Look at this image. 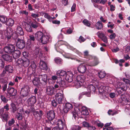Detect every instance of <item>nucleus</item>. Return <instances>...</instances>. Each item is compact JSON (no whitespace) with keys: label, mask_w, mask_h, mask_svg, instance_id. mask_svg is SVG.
Instances as JSON below:
<instances>
[{"label":"nucleus","mask_w":130,"mask_h":130,"mask_svg":"<svg viewBox=\"0 0 130 130\" xmlns=\"http://www.w3.org/2000/svg\"><path fill=\"white\" fill-rule=\"evenodd\" d=\"M34 78L32 80V83L35 86H38L39 85L40 82V80L39 77H36V75L34 76Z\"/></svg>","instance_id":"nucleus-25"},{"label":"nucleus","mask_w":130,"mask_h":130,"mask_svg":"<svg viewBox=\"0 0 130 130\" xmlns=\"http://www.w3.org/2000/svg\"><path fill=\"white\" fill-rule=\"evenodd\" d=\"M74 106L76 107V108H75L74 110L71 112V113L73 116V119L74 118L75 120H76L78 119V117L76 110L78 111L80 110V109L83 106L81 104H80L78 103H75Z\"/></svg>","instance_id":"nucleus-4"},{"label":"nucleus","mask_w":130,"mask_h":130,"mask_svg":"<svg viewBox=\"0 0 130 130\" xmlns=\"http://www.w3.org/2000/svg\"><path fill=\"white\" fill-rule=\"evenodd\" d=\"M1 118L3 122H7L9 118V117L8 116V113L7 112H5L1 116Z\"/></svg>","instance_id":"nucleus-29"},{"label":"nucleus","mask_w":130,"mask_h":130,"mask_svg":"<svg viewBox=\"0 0 130 130\" xmlns=\"http://www.w3.org/2000/svg\"><path fill=\"white\" fill-rule=\"evenodd\" d=\"M28 88L29 87L27 86L21 88L20 94L23 97L28 96L29 93V90L28 89Z\"/></svg>","instance_id":"nucleus-15"},{"label":"nucleus","mask_w":130,"mask_h":130,"mask_svg":"<svg viewBox=\"0 0 130 130\" xmlns=\"http://www.w3.org/2000/svg\"><path fill=\"white\" fill-rule=\"evenodd\" d=\"M122 80L126 84H129L130 85V80L126 78H123Z\"/></svg>","instance_id":"nucleus-52"},{"label":"nucleus","mask_w":130,"mask_h":130,"mask_svg":"<svg viewBox=\"0 0 130 130\" xmlns=\"http://www.w3.org/2000/svg\"><path fill=\"white\" fill-rule=\"evenodd\" d=\"M2 58L5 60L9 62H11L12 61V56L8 54L3 55L2 56Z\"/></svg>","instance_id":"nucleus-28"},{"label":"nucleus","mask_w":130,"mask_h":130,"mask_svg":"<svg viewBox=\"0 0 130 130\" xmlns=\"http://www.w3.org/2000/svg\"><path fill=\"white\" fill-rule=\"evenodd\" d=\"M38 23L36 21L33 22L31 24V26L32 28L36 29L38 26Z\"/></svg>","instance_id":"nucleus-42"},{"label":"nucleus","mask_w":130,"mask_h":130,"mask_svg":"<svg viewBox=\"0 0 130 130\" xmlns=\"http://www.w3.org/2000/svg\"><path fill=\"white\" fill-rule=\"evenodd\" d=\"M10 109H11V112L14 113L16 111V106L15 104L13 102L10 104Z\"/></svg>","instance_id":"nucleus-36"},{"label":"nucleus","mask_w":130,"mask_h":130,"mask_svg":"<svg viewBox=\"0 0 130 130\" xmlns=\"http://www.w3.org/2000/svg\"><path fill=\"white\" fill-rule=\"evenodd\" d=\"M73 84H74V85L75 86H76L77 87H80L81 86H83V83H81L80 82L78 81L77 80L73 82Z\"/></svg>","instance_id":"nucleus-43"},{"label":"nucleus","mask_w":130,"mask_h":130,"mask_svg":"<svg viewBox=\"0 0 130 130\" xmlns=\"http://www.w3.org/2000/svg\"><path fill=\"white\" fill-rule=\"evenodd\" d=\"M17 63L19 65H21L23 66L24 67H28L30 64V61L27 58L22 59L19 58L17 61Z\"/></svg>","instance_id":"nucleus-7"},{"label":"nucleus","mask_w":130,"mask_h":130,"mask_svg":"<svg viewBox=\"0 0 130 130\" xmlns=\"http://www.w3.org/2000/svg\"><path fill=\"white\" fill-rule=\"evenodd\" d=\"M54 60L55 62L57 64L60 63L62 61L61 59L59 58H56Z\"/></svg>","instance_id":"nucleus-53"},{"label":"nucleus","mask_w":130,"mask_h":130,"mask_svg":"<svg viewBox=\"0 0 130 130\" xmlns=\"http://www.w3.org/2000/svg\"><path fill=\"white\" fill-rule=\"evenodd\" d=\"M108 113L109 115H111L113 116L117 114V112H114L112 110L110 109L108 111Z\"/></svg>","instance_id":"nucleus-56"},{"label":"nucleus","mask_w":130,"mask_h":130,"mask_svg":"<svg viewBox=\"0 0 130 130\" xmlns=\"http://www.w3.org/2000/svg\"><path fill=\"white\" fill-rule=\"evenodd\" d=\"M57 124L58 125V128H59L60 129H63L64 128L66 129V128L64 120L63 121L61 119H58L57 121Z\"/></svg>","instance_id":"nucleus-16"},{"label":"nucleus","mask_w":130,"mask_h":130,"mask_svg":"<svg viewBox=\"0 0 130 130\" xmlns=\"http://www.w3.org/2000/svg\"><path fill=\"white\" fill-rule=\"evenodd\" d=\"M46 114V118L48 119L47 120L48 121V123L50 122V124L52 125L55 124V122L53 121L55 117V113L53 110H50L47 111Z\"/></svg>","instance_id":"nucleus-3"},{"label":"nucleus","mask_w":130,"mask_h":130,"mask_svg":"<svg viewBox=\"0 0 130 130\" xmlns=\"http://www.w3.org/2000/svg\"><path fill=\"white\" fill-rule=\"evenodd\" d=\"M83 23L85 25L89 27L91 25L90 21L86 19H84L83 21Z\"/></svg>","instance_id":"nucleus-44"},{"label":"nucleus","mask_w":130,"mask_h":130,"mask_svg":"<svg viewBox=\"0 0 130 130\" xmlns=\"http://www.w3.org/2000/svg\"><path fill=\"white\" fill-rule=\"evenodd\" d=\"M5 63L4 61L2 59H0V68H3L4 66Z\"/></svg>","instance_id":"nucleus-57"},{"label":"nucleus","mask_w":130,"mask_h":130,"mask_svg":"<svg viewBox=\"0 0 130 130\" xmlns=\"http://www.w3.org/2000/svg\"><path fill=\"white\" fill-rule=\"evenodd\" d=\"M73 105L71 104L67 103L64 106L63 109V111L64 113H67L69 111L71 110L73 108Z\"/></svg>","instance_id":"nucleus-14"},{"label":"nucleus","mask_w":130,"mask_h":130,"mask_svg":"<svg viewBox=\"0 0 130 130\" xmlns=\"http://www.w3.org/2000/svg\"><path fill=\"white\" fill-rule=\"evenodd\" d=\"M85 40V39L82 36H80L78 40L80 42H84Z\"/></svg>","instance_id":"nucleus-64"},{"label":"nucleus","mask_w":130,"mask_h":130,"mask_svg":"<svg viewBox=\"0 0 130 130\" xmlns=\"http://www.w3.org/2000/svg\"><path fill=\"white\" fill-rule=\"evenodd\" d=\"M16 42L17 47L20 49L24 48L25 46L26 42L23 39H18Z\"/></svg>","instance_id":"nucleus-10"},{"label":"nucleus","mask_w":130,"mask_h":130,"mask_svg":"<svg viewBox=\"0 0 130 130\" xmlns=\"http://www.w3.org/2000/svg\"><path fill=\"white\" fill-rule=\"evenodd\" d=\"M67 73L66 72L63 70H59L57 72V76H60L65 77Z\"/></svg>","instance_id":"nucleus-33"},{"label":"nucleus","mask_w":130,"mask_h":130,"mask_svg":"<svg viewBox=\"0 0 130 130\" xmlns=\"http://www.w3.org/2000/svg\"><path fill=\"white\" fill-rule=\"evenodd\" d=\"M53 87L48 86L46 89V91L48 94L52 95L53 93Z\"/></svg>","instance_id":"nucleus-34"},{"label":"nucleus","mask_w":130,"mask_h":130,"mask_svg":"<svg viewBox=\"0 0 130 130\" xmlns=\"http://www.w3.org/2000/svg\"><path fill=\"white\" fill-rule=\"evenodd\" d=\"M80 112L82 114L86 116L88 115L89 113L88 111L87 110L86 108L84 107L83 106L80 109V110L78 111Z\"/></svg>","instance_id":"nucleus-31"},{"label":"nucleus","mask_w":130,"mask_h":130,"mask_svg":"<svg viewBox=\"0 0 130 130\" xmlns=\"http://www.w3.org/2000/svg\"><path fill=\"white\" fill-rule=\"evenodd\" d=\"M96 35L104 42L106 43H107L108 41L107 37L101 31H99L97 32Z\"/></svg>","instance_id":"nucleus-17"},{"label":"nucleus","mask_w":130,"mask_h":130,"mask_svg":"<svg viewBox=\"0 0 130 130\" xmlns=\"http://www.w3.org/2000/svg\"><path fill=\"white\" fill-rule=\"evenodd\" d=\"M14 21L12 18H9L7 19L6 23V25L8 26L12 27V26L14 24Z\"/></svg>","instance_id":"nucleus-30"},{"label":"nucleus","mask_w":130,"mask_h":130,"mask_svg":"<svg viewBox=\"0 0 130 130\" xmlns=\"http://www.w3.org/2000/svg\"><path fill=\"white\" fill-rule=\"evenodd\" d=\"M16 117L17 119L20 120H21L23 119V116L22 114L19 113H18L16 115Z\"/></svg>","instance_id":"nucleus-46"},{"label":"nucleus","mask_w":130,"mask_h":130,"mask_svg":"<svg viewBox=\"0 0 130 130\" xmlns=\"http://www.w3.org/2000/svg\"><path fill=\"white\" fill-rule=\"evenodd\" d=\"M39 67L41 69L43 70L46 71L47 70L48 67L46 63L41 60L40 61Z\"/></svg>","instance_id":"nucleus-24"},{"label":"nucleus","mask_w":130,"mask_h":130,"mask_svg":"<svg viewBox=\"0 0 130 130\" xmlns=\"http://www.w3.org/2000/svg\"><path fill=\"white\" fill-rule=\"evenodd\" d=\"M99 77L101 79L103 78L106 76V73L104 72L100 71L98 73Z\"/></svg>","instance_id":"nucleus-41"},{"label":"nucleus","mask_w":130,"mask_h":130,"mask_svg":"<svg viewBox=\"0 0 130 130\" xmlns=\"http://www.w3.org/2000/svg\"><path fill=\"white\" fill-rule=\"evenodd\" d=\"M4 47V50L6 53L11 54L14 51L15 49V46L13 45L14 44L10 43Z\"/></svg>","instance_id":"nucleus-5"},{"label":"nucleus","mask_w":130,"mask_h":130,"mask_svg":"<svg viewBox=\"0 0 130 130\" xmlns=\"http://www.w3.org/2000/svg\"><path fill=\"white\" fill-rule=\"evenodd\" d=\"M5 35L6 40H7L8 42L13 44L15 43V41L13 42V40H12V32L10 33L7 30H6L5 31Z\"/></svg>","instance_id":"nucleus-11"},{"label":"nucleus","mask_w":130,"mask_h":130,"mask_svg":"<svg viewBox=\"0 0 130 130\" xmlns=\"http://www.w3.org/2000/svg\"><path fill=\"white\" fill-rule=\"evenodd\" d=\"M86 69V66L84 64H80L78 67V72L82 73H85Z\"/></svg>","instance_id":"nucleus-22"},{"label":"nucleus","mask_w":130,"mask_h":130,"mask_svg":"<svg viewBox=\"0 0 130 130\" xmlns=\"http://www.w3.org/2000/svg\"><path fill=\"white\" fill-rule=\"evenodd\" d=\"M95 26L96 28L98 30L101 29L103 27L102 23L100 21H99L96 23Z\"/></svg>","instance_id":"nucleus-39"},{"label":"nucleus","mask_w":130,"mask_h":130,"mask_svg":"<svg viewBox=\"0 0 130 130\" xmlns=\"http://www.w3.org/2000/svg\"><path fill=\"white\" fill-rule=\"evenodd\" d=\"M7 93L6 94H9V97L15 96L17 93V90L13 87H9L7 90Z\"/></svg>","instance_id":"nucleus-12"},{"label":"nucleus","mask_w":130,"mask_h":130,"mask_svg":"<svg viewBox=\"0 0 130 130\" xmlns=\"http://www.w3.org/2000/svg\"><path fill=\"white\" fill-rule=\"evenodd\" d=\"M38 77L40 80H41L43 83L46 84L47 82V76L46 74H40Z\"/></svg>","instance_id":"nucleus-23"},{"label":"nucleus","mask_w":130,"mask_h":130,"mask_svg":"<svg viewBox=\"0 0 130 130\" xmlns=\"http://www.w3.org/2000/svg\"><path fill=\"white\" fill-rule=\"evenodd\" d=\"M29 67H30L31 69L34 71L36 72V65L35 63L33 62L31 63L30 66Z\"/></svg>","instance_id":"nucleus-47"},{"label":"nucleus","mask_w":130,"mask_h":130,"mask_svg":"<svg viewBox=\"0 0 130 130\" xmlns=\"http://www.w3.org/2000/svg\"><path fill=\"white\" fill-rule=\"evenodd\" d=\"M35 38L40 42L45 44L49 42L50 37L49 36L44 35L42 32L38 31L35 34Z\"/></svg>","instance_id":"nucleus-1"},{"label":"nucleus","mask_w":130,"mask_h":130,"mask_svg":"<svg viewBox=\"0 0 130 130\" xmlns=\"http://www.w3.org/2000/svg\"><path fill=\"white\" fill-rule=\"evenodd\" d=\"M29 38L28 40H29L32 43H34L35 41V38L32 35H30L29 36Z\"/></svg>","instance_id":"nucleus-59"},{"label":"nucleus","mask_w":130,"mask_h":130,"mask_svg":"<svg viewBox=\"0 0 130 130\" xmlns=\"http://www.w3.org/2000/svg\"><path fill=\"white\" fill-rule=\"evenodd\" d=\"M121 98L122 100V102L124 104H126L127 103H128L130 102L128 100L124 94H121Z\"/></svg>","instance_id":"nucleus-32"},{"label":"nucleus","mask_w":130,"mask_h":130,"mask_svg":"<svg viewBox=\"0 0 130 130\" xmlns=\"http://www.w3.org/2000/svg\"><path fill=\"white\" fill-rule=\"evenodd\" d=\"M15 121L13 118H12L11 120L9 121L8 122V125L9 126H11L15 123Z\"/></svg>","instance_id":"nucleus-55"},{"label":"nucleus","mask_w":130,"mask_h":130,"mask_svg":"<svg viewBox=\"0 0 130 130\" xmlns=\"http://www.w3.org/2000/svg\"><path fill=\"white\" fill-rule=\"evenodd\" d=\"M12 40H13V42L15 41V42L17 41L18 39H20L19 38V36L17 33H14L12 34Z\"/></svg>","instance_id":"nucleus-40"},{"label":"nucleus","mask_w":130,"mask_h":130,"mask_svg":"<svg viewBox=\"0 0 130 130\" xmlns=\"http://www.w3.org/2000/svg\"><path fill=\"white\" fill-rule=\"evenodd\" d=\"M32 114L36 120L39 121L42 118L43 113L41 110H39L38 111H35Z\"/></svg>","instance_id":"nucleus-8"},{"label":"nucleus","mask_w":130,"mask_h":130,"mask_svg":"<svg viewBox=\"0 0 130 130\" xmlns=\"http://www.w3.org/2000/svg\"><path fill=\"white\" fill-rule=\"evenodd\" d=\"M32 43L29 40H28L26 43V46L28 48H30L31 47Z\"/></svg>","instance_id":"nucleus-54"},{"label":"nucleus","mask_w":130,"mask_h":130,"mask_svg":"<svg viewBox=\"0 0 130 130\" xmlns=\"http://www.w3.org/2000/svg\"><path fill=\"white\" fill-rule=\"evenodd\" d=\"M56 101L59 104H63L64 102V97L63 93H58L55 95Z\"/></svg>","instance_id":"nucleus-9"},{"label":"nucleus","mask_w":130,"mask_h":130,"mask_svg":"<svg viewBox=\"0 0 130 130\" xmlns=\"http://www.w3.org/2000/svg\"><path fill=\"white\" fill-rule=\"evenodd\" d=\"M7 83L3 84L2 88L3 92H5L7 88Z\"/></svg>","instance_id":"nucleus-50"},{"label":"nucleus","mask_w":130,"mask_h":130,"mask_svg":"<svg viewBox=\"0 0 130 130\" xmlns=\"http://www.w3.org/2000/svg\"><path fill=\"white\" fill-rule=\"evenodd\" d=\"M7 18L6 16L4 15H0V21L2 23L5 24L6 23Z\"/></svg>","instance_id":"nucleus-38"},{"label":"nucleus","mask_w":130,"mask_h":130,"mask_svg":"<svg viewBox=\"0 0 130 130\" xmlns=\"http://www.w3.org/2000/svg\"><path fill=\"white\" fill-rule=\"evenodd\" d=\"M88 90L89 91L88 92H83V93L84 94H85L87 95L88 96H89L90 95V93H93L95 92V88L93 85H89L88 88Z\"/></svg>","instance_id":"nucleus-13"},{"label":"nucleus","mask_w":130,"mask_h":130,"mask_svg":"<svg viewBox=\"0 0 130 130\" xmlns=\"http://www.w3.org/2000/svg\"><path fill=\"white\" fill-rule=\"evenodd\" d=\"M73 75L71 72H68L65 76V78L66 80L69 83L71 82L73 78Z\"/></svg>","instance_id":"nucleus-19"},{"label":"nucleus","mask_w":130,"mask_h":130,"mask_svg":"<svg viewBox=\"0 0 130 130\" xmlns=\"http://www.w3.org/2000/svg\"><path fill=\"white\" fill-rule=\"evenodd\" d=\"M26 30L29 32H32L33 31V30L32 29L30 25L28 24L26 26Z\"/></svg>","instance_id":"nucleus-45"},{"label":"nucleus","mask_w":130,"mask_h":130,"mask_svg":"<svg viewBox=\"0 0 130 130\" xmlns=\"http://www.w3.org/2000/svg\"><path fill=\"white\" fill-rule=\"evenodd\" d=\"M1 98L2 101L6 103L8 101L6 98L3 95H1Z\"/></svg>","instance_id":"nucleus-62"},{"label":"nucleus","mask_w":130,"mask_h":130,"mask_svg":"<svg viewBox=\"0 0 130 130\" xmlns=\"http://www.w3.org/2000/svg\"><path fill=\"white\" fill-rule=\"evenodd\" d=\"M23 55L25 58H27L28 56V52L24 51L23 52L22 54Z\"/></svg>","instance_id":"nucleus-61"},{"label":"nucleus","mask_w":130,"mask_h":130,"mask_svg":"<svg viewBox=\"0 0 130 130\" xmlns=\"http://www.w3.org/2000/svg\"><path fill=\"white\" fill-rule=\"evenodd\" d=\"M13 58L14 59H16L19 58L21 54V52L18 50H15L12 53Z\"/></svg>","instance_id":"nucleus-26"},{"label":"nucleus","mask_w":130,"mask_h":130,"mask_svg":"<svg viewBox=\"0 0 130 130\" xmlns=\"http://www.w3.org/2000/svg\"><path fill=\"white\" fill-rule=\"evenodd\" d=\"M46 122L45 123V127H44V130H51V128L50 127H48L47 126L48 124L49 123H48V121L47 120H45Z\"/></svg>","instance_id":"nucleus-48"},{"label":"nucleus","mask_w":130,"mask_h":130,"mask_svg":"<svg viewBox=\"0 0 130 130\" xmlns=\"http://www.w3.org/2000/svg\"><path fill=\"white\" fill-rule=\"evenodd\" d=\"M51 104L53 106L56 107L57 105L58 104L56 101L54 100L52 101Z\"/></svg>","instance_id":"nucleus-60"},{"label":"nucleus","mask_w":130,"mask_h":130,"mask_svg":"<svg viewBox=\"0 0 130 130\" xmlns=\"http://www.w3.org/2000/svg\"><path fill=\"white\" fill-rule=\"evenodd\" d=\"M19 13L20 14H25L26 15H28V12L26 10L24 11H20L19 12Z\"/></svg>","instance_id":"nucleus-63"},{"label":"nucleus","mask_w":130,"mask_h":130,"mask_svg":"<svg viewBox=\"0 0 130 130\" xmlns=\"http://www.w3.org/2000/svg\"><path fill=\"white\" fill-rule=\"evenodd\" d=\"M28 107H30V108L29 109V111L28 112V113H29L30 112H32L33 113L36 111L35 110L34 106H27Z\"/></svg>","instance_id":"nucleus-51"},{"label":"nucleus","mask_w":130,"mask_h":130,"mask_svg":"<svg viewBox=\"0 0 130 130\" xmlns=\"http://www.w3.org/2000/svg\"><path fill=\"white\" fill-rule=\"evenodd\" d=\"M5 71H3L2 73L5 74L6 73V72L9 73H12L13 71V68L11 66L8 65L6 66L4 68Z\"/></svg>","instance_id":"nucleus-20"},{"label":"nucleus","mask_w":130,"mask_h":130,"mask_svg":"<svg viewBox=\"0 0 130 130\" xmlns=\"http://www.w3.org/2000/svg\"><path fill=\"white\" fill-rule=\"evenodd\" d=\"M66 43V42L62 40H60L58 41L55 45V48L56 50L57 49L60 45L64 44Z\"/></svg>","instance_id":"nucleus-35"},{"label":"nucleus","mask_w":130,"mask_h":130,"mask_svg":"<svg viewBox=\"0 0 130 130\" xmlns=\"http://www.w3.org/2000/svg\"><path fill=\"white\" fill-rule=\"evenodd\" d=\"M17 32L20 35L23 36L24 35V33L23 29L20 26H18L17 29Z\"/></svg>","instance_id":"nucleus-37"},{"label":"nucleus","mask_w":130,"mask_h":130,"mask_svg":"<svg viewBox=\"0 0 130 130\" xmlns=\"http://www.w3.org/2000/svg\"><path fill=\"white\" fill-rule=\"evenodd\" d=\"M118 89L119 90L118 91V93L120 94H121V93L122 92L125 91V85L124 84H122L121 83L119 82L118 83Z\"/></svg>","instance_id":"nucleus-18"},{"label":"nucleus","mask_w":130,"mask_h":130,"mask_svg":"<svg viewBox=\"0 0 130 130\" xmlns=\"http://www.w3.org/2000/svg\"><path fill=\"white\" fill-rule=\"evenodd\" d=\"M82 127L78 125H75L72 128V130H81Z\"/></svg>","instance_id":"nucleus-49"},{"label":"nucleus","mask_w":130,"mask_h":130,"mask_svg":"<svg viewBox=\"0 0 130 130\" xmlns=\"http://www.w3.org/2000/svg\"><path fill=\"white\" fill-rule=\"evenodd\" d=\"M36 72L34 71L31 69L30 67H28L27 71V74L29 76L31 77L32 76H35L37 75L35 73Z\"/></svg>","instance_id":"nucleus-27"},{"label":"nucleus","mask_w":130,"mask_h":130,"mask_svg":"<svg viewBox=\"0 0 130 130\" xmlns=\"http://www.w3.org/2000/svg\"><path fill=\"white\" fill-rule=\"evenodd\" d=\"M28 99L26 101V105L27 106H34V104L36 102L37 100L36 96L31 95Z\"/></svg>","instance_id":"nucleus-6"},{"label":"nucleus","mask_w":130,"mask_h":130,"mask_svg":"<svg viewBox=\"0 0 130 130\" xmlns=\"http://www.w3.org/2000/svg\"><path fill=\"white\" fill-rule=\"evenodd\" d=\"M119 62L122 63H124L125 62V60L123 59H120L119 61L117 59H115V62L116 64L118 63Z\"/></svg>","instance_id":"nucleus-58"},{"label":"nucleus","mask_w":130,"mask_h":130,"mask_svg":"<svg viewBox=\"0 0 130 130\" xmlns=\"http://www.w3.org/2000/svg\"><path fill=\"white\" fill-rule=\"evenodd\" d=\"M84 58H87L88 60L94 59V61L92 64V66H95L97 65L99 63L98 58L95 56H93L89 54L88 51L86 50L84 52Z\"/></svg>","instance_id":"nucleus-2"},{"label":"nucleus","mask_w":130,"mask_h":130,"mask_svg":"<svg viewBox=\"0 0 130 130\" xmlns=\"http://www.w3.org/2000/svg\"><path fill=\"white\" fill-rule=\"evenodd\" d=\"M86 76L79 75L77 77L76 79L78 81L80 82L81 83H83V85H84L85 83V82L88 80V79H86Z\"/></svg>","instance_id":"nucleus-21"}]
</instances>
